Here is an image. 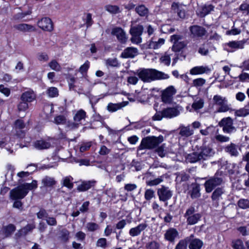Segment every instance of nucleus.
Returning <instances> with one entry per match:
<instances>
[{
    "label": "nucleus",
    "instance_id": "f257e3e1",
    "mask_svg": "<svg viewBox=\"0 0 249 249\" xmlns=\"http://www.w3.org/2000/svg\"><path fill=\"white\" fill-rule=\"evenodd\" d=\"M214 154L215 151L211 145H203L195 151L189 154L186 157V160L189 162L194 163L201 160H206Z\"/></svg>",
    "mask_w": 249,
    "mask_h": 249
},
{
    "label": "nucleus",
    "instance_id": "f03ea898",
    "mask_svg": "<svg viewBox=\"0 0 249 249\" xmlns=\"http://www.w3.org/2000/svg\"><path fill=\"white\" fill-rule=\"evenodd\" d=\"M136 74L144 82H149L156 80L166 79L169 77L167 74L155 69L139 70L137 71Z\"/></svg>",
    "mask_w": 249,
    "mask_h": 249
},
{
    "label": "nucleus",
    "instance_id": "7ed1b4c3",
    "mask_svg": "<svg viewBox=\"0 0 249 249\" xmlns=\"http://www.w3.org/2000/svg\"><path fill=\"white\" fill-rule=\"evenodd\" d=\"M37 182L33 180L31 183H24L19 185L10 192V197L13 200L21 199L28 194L29 190L37 187Z\"/></svg>",
    "mask_w": 249,
    "mask_h": 249
},
{
    "label": "nucleus",
    "instance_id": "20e7f679",
    "mask_svg": "<svg viewBox=\"0 0 249 249\" xmlns=\"http://www.w3.org/2000/svg\"><path fill=\"white\" fill-rule=\"evenodd\" d=\"M163 141V137L162 135H160L159 137H147L142 139L138 150L154 149L157 147Z\"/></svg>",
    "mask_w": 249,
    "mask_h": 249
},
{
    "label": "nucleus",
    "instance_id": "39448f33",
    "mask_svg": "<svg viewBox=\"0 0 249 249\" xmlns=\"http://www.w3.org/2000/svg\"><path fill=\"white\" fill-rule=\"evenodd\" d=\"M180 113L177 107H167L161 111L157 112L153 116L154 121H160L163 118H172L178 116Z\"/></svg>",
    "mask_w": 249,
    "mask_h": 249
},
{
    "label": "nucleus",
    "instance_id": "423d86ee",
    "mask_svg": "<svg viewBox=\"0 0 249 249\" xmlns=\"http://www.w3.org/2000/svg\"><path fill=\"white\" fill-rule=\"evenodd\" d=\"M213 104L218 106L215 112L222 113L232 110L230 105L228 104V100L225 97L219 95H215L213 97Z\"/></svg>",
    "mask_w": 249,
    "mask_h": 249
},
{
    "label": "nucleus",
    "instance_id": "0eeeda50",
    "mask_svg": "<svg viewBox=\"0 0 249 249\" xmlns=\"http://www.w3.org/2000/svg\"><path fill=\"white\" fill-rule=\"evenodd\" d=\"M184 217L186 219L187 224L192 225L197 223L201 218V215L196 213L195 207L191 206L186 210Z\"/></svg>",
    "mask_w": 249,
    "mask_h": 249
},
{
    "label": "nucleus",
    "instance_id": "6e6552de",
    "mask_svg": "<svg viewBox=\"0 0 249 249\" xmlns=\"http://www.w3.org/2000/svg\"><path fill=\"white\" fill-rule=\"evenodd\" d=\"M223 182V179L216 174L214 176L209 178L204 183L206 192L211 193L216 186L220 185Z\"/></svg>",
    "mask_w": 249,
    "mask_h": 249
},
{
    "label": "nucleus",
    "instance_id": "1a4fd4ad",
    "mask_svg": "<svg viewBox=\"0 0 249 249\" xmlns=\"http://www.w3.org/2000/svg\"><path fill=\"white\" fill-rule=\"evenodd\" d=\"M219 125L222 127L223 132L226 133L230 134L236 130L233 126V120L230 117L223 118L219 123Z\"/></svg>",
    "mask_w": 249,
    "mask_h": 249
},
{
    "label": "nucleus",
    "instance_id": "9d476101",
    "mask_svg": "<svg viewBox=\"0 0 249 249\" xmlns=\"http://www.w3.org/2000/svg\"><path fill=\"white\" fill-rule=\"evenodd\" d=\"M183 36L180 35H174L171 36L170 40L173 43L172 50L175 52L181 51L186 46L185 42L181 41Z\"/></svg>",
    "mask_w": 249,
    "mask_h": 249
},
{
    "label": "nucleus",
    "instance_id": "9b49d317",
    "mask_svg": "<svg viewBox=\"0 0 249 249\" xmlns=\"http://www.w3.org/2000/svg\"><path fill=\"white\" fill-rule=\"evenodd\" d=\"M157 195L160 201L167 202L172 197L173 191L168 187L162 185L158 189Z\"/></svg>",
    "mask_w": 249,
    "mask_h": 249
},
{
    "label": "nucleus",
    "instance_id": "f8f14e48",
    "mask_svg": "<svg viewBox=\"0 0 249 249\" xmlns=\"http://www.w3.org/2000/svg\"><path fill=\"white\" fill-rule=\"evenodd\" d=\"M190 37L193 38L199 39L204 36L207 33L205 29L200 26L192 25L189 27Z\"/></svg>",
    "mask_w": 249,
    "mask_h": 249
},
{
    "label": "nucleus",
    "instance_id": "ddd939ff",
    "mask_svg": "<svg viewBox=\"0 0 249 249\" xmlns=\"http://www.w3.org/2000/svg\"><path fill=\"white\" fill-rule=\"evenodd\" d=\"M177 90L173 86H170L163 90L161 94L162 101L165 103H170Z\"/></svg>",
    "mask_w": 249,
    "mask_h": 249
},
{
    "label": "nucleus",
    "instance_id": "4468645a",
    "mask_svg": "<svg viewBox=\"0 0 249 249\" xmlns=\"http://www.w3.org/2000/svg\"><path fill=\"white\" fill-rule=\"evenodd\" d=\"M111 34L115 36L119 42L122 44H125L127 41V37L124 31L121 27L113 28Z\"/></svg>",
    "mask_w": 249,
    "mask_h": 249
},
{
    "label": "nucleus",
    "instance_id": "2eb2a0df",
    "mask_svg": "<svg viewBox=\"0 0 249 249\" xmlns=\"http://www.w3.org/2000/svg\"><path fill=\"white\" fill-rule=\"evenodd\" d=\"M38 26L44 31L51 32L53 30V25L51 19L48 18H42L37 22Z\"/></svg>",
    "mask_w": 249,
    "mask_h": 249
},
{
    "label": "nucleus",
    "instance_id": "dca6fc26",
    "mask_svg": "<svg viewBox=\"0 0 249 249\" xmlns=\"http://www.w3.org/2000/svg\"><path fill=\"white\" fill-rule=\"evenodd\" d=\"M212 71L211 68L208 66H196L190 70V73L191 75H200L203 74H208Z\"/></svg>",
    "mask_w": 249,
    "mask_h": 249
},
{
    "label": "nucleus",
    "instance_id": "f3484780",
    "mask_svg": "<svg viewBox=\"0 0 249 249\" xmlns=\"http://www.w3.org/2000/svg\"><path fill=\"white\" fill-rule=\"evenodd\" d=\"M172 10L177 13L178 17L183 19L186 16V9L184 5L178 3H173L172 5Z\"/></svg>",
    "mask_w": 249,
    "mask_h": 249
},
{
    "label": "nucleus",
    "instance_id": "a211bd4d",
    "mask_svg": "<svg viewBox=\"0 0 249 249\" xmlns=\"http://www.w3.org/2000/svg\"><path fill=\"white\" fill-rule=\"evenodd\" d=\"M25 124L21 119L17 120L15 122L14 131L15 134L19 138H22L25 135V132L22 130L25 127Z\"/></svg>",
    "mask_w": 249,
    "mask_h": 249
},
{
    "label": "nucleus",
    "instance_id": "6ab92c4d",
    "mask_svg": "<svg viewBox=\"0 0 249 249\" xmlns=\"http://www.w3.org/2000/svg\"><path fill=\"white\" fill-rule=\"evenodd\" d=\"M139 53L138 49L133 47L125 48L121 53V56L124 58H134Z\"/></svg>",
    "mask_w": 249,
    "mask_h": 249
},
{
    "label": "nucleus",
    "instance_id": "aec40b11",
    "mask_svg": "<svg viewBox=\"0 0 249 249\" xmlns=\"http://www.w3.org/2000/svg\"><path fill=\"white\" fill-rule=\"evenodd\" d=\"M178 232L176 229L171 228L166 231L164 234V238L165 240L173 243L175 239L178 237Z\"/></svg>",
    "mask_w": 249,
    "mask_h": 249
},
{
    "label": "nucleus",
    "instance_id": "412c9836",
    "mask_svg": "<svg viewBox=\"0 0 249 249\" xmlns=\"http://www.w3.org/2000/svg\"><path fill=\"white\" fill-rule=\"evenodd\" d=\"M200 185L196 183H192L190 185V189L188 194L190 195L191 198L196 199L199 197L201 196Z\"/></svg>",
    "mask_w": 249,
    "mask_h": 249
},
{
    "label": "nucleus",
    "instance_id": "4be33fe9",
    "mask_svg": "<svg viewBox=\"0 0 249 249\" xmlns=\"http://www.w3.org/2000/svg\"><path fill=\"white\" fill-rule=\"evenodd\" d=\"M147 226V224L145 223H141L137 226L130 229L129 231V234L131 236L133 237L138 236Z\"/></svg>",
    "mask_w": 249,
    "mask_h": 249
},
{
    "label": "nucleus",
    "instance_id": "5701e85b",
    "mask_svg": "<svg viewBox=\"0 0 249 249\" xmlns=\"http://www.w3.org/2000/svg\"><path fill=\"white\" fill-rule=\"evenodd\" d=\"M194 235H191L189 237L190 240L188 241L189 243V248L190 249H200L203 246V242L199 239H194Z\"/></svg>",
    "mask_w": 249,
    "mask_h": 249
},
{
    "label": "nucleus",
    "instance_id": "b1692460",
    "mask_svg": "<svg viewBox=\"0 0 249 249\" xmlns=\"http://www.w3.org/2000/svg\"><path fill=\"white\" fill-rule=\"evenodd\" d=\"M213 10V6L211 4H205L199 7L196 12L197 15L200 17H204Z\"/></svg>",
    "mask_w": 249,
    "mask_h": 249
},
{
    "label": "nucleus",
    "instance_id": "393cba45",
    "mask_svg": "<svg viewBox=\"0 0 249 249\" xmlns=\"http://www.w3.org/2000/svg\"><path fill=\"white\" fill-rule=\"evenodd\" d=\"M128 101H124L121 103L113 104L112 103H109L107 107V110L110 112H113L117 111L119 109L122 108L123 107H125L128 104Z\"/></svg>",
    "mask_w": 249,
    "mask_h": 249
},
{
    "label": "nucleus",
    "instance_id": "a878e982",
    "mask_svg": "<svg viewBox=\"0 0 249 249\" xmlns=\"http://www.w3.org/2000/svg\"><path fill=\"white\" fill-rule=\"evenodd\" d=\"M16 230V227L14 225L10 224L7 226H3L0 231V234L4 235V237L10 236Z\"/></svg>",
    "mask_w": 249,
    "mask_h": 249
},
{
    "label": "nucleus",
    "instance_id": "bb28decb",
    "mask_svg": "<svg viewBox=\"0 0 249 249\" xmlns=\"http://www.w3.org/2000/svg\"><path fill=\"white\" fill-rule=\"evenodd\" d=\"M225 191L223 188H217L212 193L211 198L213 201L218 203L219 200L222 198V196Z\"/></svg>",
    "mask_w": 249,
    "mask_h": 249
},
{
    "label": "nucleus",
    "instance_id": "cd10ccee",
    "mask_svg": "<svg viewBox=\"0 0 249 249\" xmlns=\"http://www.w3.org/2000/svg\"><path fill=\"white\" fill-rule=\"evenodd\" d=\"M36 98V95L33 90H28L23 92L21 96V100L27 103L33 101Z\"/></svg>",
    "mask_w": 249,
    "mask_h": 249
},
{
    "label": "nucleus",
    "instance_id": "c85d7f7f",
    "mask_svg": "<svg viewBox=\"0 0 249 249\" xmlns=\"http://www.w3.org/2000/svg\"><path fill=\"white\" fill-rule=\"evenodd\" d=\"M165 43V40L163 38H159L157 41L154 40L152 38L148 44V48L152 49H158L160 48Z\"/></svg>",
    "mask_w": 249,
    "mask_h": 249
},
{
    "label": "nucleus",
    "instance_id": "c756f323",
    "mask_svg": "<svg viewBox=\"0 0 249 249\" xmlns=\"http://www.w3.org/2000/svg\"><path fill=\"white\" fill-rule=\"evenodd\" d=\"M95 181H83L77 187V190L80 192H84L88 190L94 185Z\"/></svg>",
    "mask_w": 249,
    "mask_h": 249
},
{
    "label": "nucleus",
    "instance_id": "7c9ffc66",
    "mask_svg": "<svg viewBox=\"0 0 249 249\" xmlns=\"http://www.w3.org/2000/svg\"><path fill=\"white\" fill-rule=\"evenodd\" d=\"M54 178L49 176H46L41 180L42 186L41 187H52L56 184Z\"/></svg>",
    "mask_w": 249,
    "mask_h": 249
},
{
    "label": "nucleus",
    "instance_id": "2f4dec72",
    "mask_svg": "<svg viewBox=\"0 0 249 249\" xmlns=\"http://www.w3.org/2000/svg\"><path fill=\"white\" fill-rule=\"evenodd\" d=\"M34 146L39 150L48 149L51 146V143L48 141L38 140L35 142Z\"/></svg>",
    "mask_w": 249,
    "mask_h": 249
},
{
    "label": "nucleus",
    "instance_id": "473e14b6",
    "mask_svg": "<svg viewBox=\"0 0 249 249\" xmlns=\"http://www.w3.org/2000/svg\"><path fill=\"white\" fill-rule=\"evenodd\" d=\"M238 145L234 143H231L225 147V151L231 156L236 157L239 154L238 151Z\"/></svg>",
    "mask_w": 249,
    "mask_h": 249
},
{
    "label": "nucleus",
    "instance_id": "72a5a7b5",
    "mask_svg": "<svg viewBox=\"0 0 249 249\" xmlns=\"http://www.w3.org/2000/svg\"><path fill=\"white\" fill-rule=\"evenodd\" d=\"M179 134L182 137H188L194 134V130L190 126H180L179 128Z\"/></svg>",
    "mask_w": 249,
    "mask_h": 249
},
{
    "label": "nucleus",
    "instance_id": "f704fd0d",
    "mask_svg": "<svg viewBox=\"0 0 249 249\" xmlns=\"http://www.w3.org/2000/svg\"><path fill=\"white\" fill-rule=\"evenodd\" d=\"M86 117V112L82 109H80L78 110L73 116V121L77 123H79V124L80 125L82 124V121L85 120Z\"/></svg>",
    "mask_w": 249,
    "mask_h": 249
},
{
    "label": "nucleus",
    "instance_id": "c9c22d12",
    "mask_svg": "<svg viewBox=\"0 0 249 249\" xmlns=\"http://www.w3.org/2000/svg\"><path fill=\"white\" fill-rule=\"evenodd\" d=\"M36 228V225L33 223L31 224H27L23 228L21 229L19 231L18 233L20 236H25L27 235L29 232H31Z\"/></svg>",
    "mask_w": 249,
    "mask_h": 249
},
{
    "label": "nucleus",
    "instance_id": "e433bc0d",
    "mask_svg": "<svg viewBox=\"0 0 249 249\" xmlns=\"http://www.w3.org/2000/svg\"><path fill=\"white\" fill-rule=\"evenodd\" d=\"M246 41L244 40L232 41L227 43V45L231 49H243Z\"/></svg>",
    "mask_w": 249,
    "mask_h": 249
},
{
    "label": "nucleus",
    "instance_id": "4c0bfd02",
    "mask_svg": "<svg viewBox=\"0 0 249 249\" xmlns=\"http://www.w3.org/2000/svg\"><path fill=\"white\" fill-rule=\"evenodd\" d=\"M143 32V27L142 25L138 24L135 26L131 25L129 30L130 34L142 36Z\"/></svg>",
    "mask_w": 249,
    "mask_h": 249
},
{
    "label": "nucleus",
    "instance_id": "58836bf2",
    "mask_svg": "<svg viewBox=\"0 0 249 249\" xmlns=\"http://www.w3.org/2000/svg\"><path fill=\"white\" fill-rule=\"evenodd\" d=\"M14 28L22 32L35 31V28L34 26L25 23L16 25L14 26Z\"/></svg>",
    "mask_w": 249,
    "mask_h": 249
},
{
    "label": "nucleus",
    "instance_id": "ea45409f",
    "mask_svg": "<svg viewBox=\"0 0 249 249\" xmlns=\"http://www.w3.org/2000/svg\"><path fill=\"white\" fill-rule=\"evenodd\" d=\"M234 114L237 117H246L249 115V105L245 106L244 107L236 110Z\"/></svg>",
    "mask_w": 249,
    "mask_h": 249
},
{
    "label": "nucleus",
    "instance_id": "a19ab883",
    "mask_svg": "<svg viewBox=\"0 0 249 249\" xmlns=\"http://www.w3.org/2000/svg\"><path fill=\"white\" fill-rule=\"evenodd\" d=\"M135 11L141 17H147L149 10L144 5H140L135 8Z\"/></svg>",
    "mask_w": 249,
    "mask_h": 249
},
{
    "label": "nucleus",
    "instance_id": "79ce46f5",
    "mask_svg": "<svg viewBox=\"0 0 249 249\" xmlns=\"http://www.w3.org/2000/svg\"><path fill=\"white\" fill-rule=\"evenodd\" d=\"M72 178L70 176L65 177L61 181L62 185L67 187L69 189H71L73 187V184L72 182Z\"/></svg>",
    "mask_w": 249,
    "mask_h": 249
},
{
    "label": "nucleus",
    "instance_id": "37998d69",
    "mask_svg": "<svg viewBox=\"0 0 249 249\" xmlns=\"http://www.w3.org/2000/svg\"><path fill=\"white\" fill-rule=\"evenodd\" d=\"M206 83V80L202 78H198L194 79L192 82V85L197 89L200 88L203 86Z\"/></svg>",
    "mask_w": 249,
    "mask_h": 249
},
{
    "label": "nucleus",
    "instance_id": "c03bdc74",
    "mask_svg": "<svg viewBox=\"0 0 249 249\" xmlns=\"http://www.w3.org/2000/svg\"><path fill=\"white\" fill-rule=\"evenodd\" d=\"M48 66L50 67V68L52 70H53L56 71H60L62 69L60 65L55 59L51 60L48 64Z\"/></svg>",
    "mask_w": 249,
    "mask_h": 249
},
{
    "label": "nucleus",
    "instance_id": "a18cd8bd",
    "mask_svg": "<svg viewBox=\"0 0 249 249\" xmlns=\"http://www.w3.org/2000/svg\"><path fill=\"white\" fill-rule=\"evenodd\" d=\"M99 225L94 222H88L86 225V230L90 232L95 231L99 230Z\"/></svg>",
    "mask_w": 249,
    "mask_h": 249
},
{
    "label": "nucleus",
    "instance_id": "49530a36",
    "mask_svg": "<svg viewBox=\"0 0 249 249\" xmlns=\"http://www.w3.org/2000/svg\"><path fill=\"white\" fill-rule=\"evenodd\" d=\"M190 238L186 237L183 240H181L176 245L175 249H187V243Z\"/></svg>",
    "mask_w": 249,
    "mask_h": 249
},
{
    "label": "nucleus",
    "instance_id": "de8ad7c7",
    "mask_svg": "<svg viewBox=\"0 0 249 249\" xmlns=\"http://www.w3.org/2000/svg\"><path fill=\"white\" fill-rule=\"evenodd\" d=\"M46 93L47 95L51 98L57 97L58 95V90L56 88L51 87L49 88Z\"/></svg>",
    "mask_w": 249,
    "mask_h": 249
},
{
    "label": "nucleus",
    "instance_id": "09e8293b",
    "mask_svg": "<svg viewBox=\"0 0 249 249\" xmlns=\"http://www.w3.org/2000/svg\"><path fill=\"white\" fill-rule=\"evenodd\" d=\"M105 8L110 13L116 14L121 12L119 7L116 5H108L106 6Z\"/></svg>",
    "mask_w": 249,
    "mask_h": 249
},
{
    "label": "nucleus",
    "instance_id": "8fccbe9b",
    "mask_svg": "<svg viewBox=\"0 0 249 249\" xmlns=\"http://www.w3.org/2000/svg\"><path fill=\"white\" fill-rule=\"evenodd\" d=\"M163 179L162 177H159L153 180H148L146 182L147 185L149 186H156L163 181Z\"/></svg>",
    "mask_w": 249,
    "mask_h": 249
},
{
    "label": "nucleus",
    "instance_id": "3c124183",
    "mask_svg": "<svg viewBox=\"0 0 249 249\" xmlns=\"http://www.w3.org/2000/svg\"><path fill=\"white\" fill-rule=\"evenodd\" d=\"M238 206L239 208L246 209L249 208V200L247 199H240L238 201Z\"/></svg>",
    "mask_w": 249,
    "mask_h": 249
},
{
    "label": "nucleus",
    "instance_id": "603ef678",
    "mask_svg": "<svg viewBox=\"0 0 249 249\" xmlns=\"http://www.w3.org/2000/svg\"><path fill=\"white\" fill-rule=\"evenodd\" d=\"M155 196V191L152 189L146 190L144 193V198L146 200L149 201Z\"/></svg>",
    "mask_w": 249,
    "mask_h": 249
},
{
    "label": "nucleus",
    "instance_id": "864d4df0",
    "mask_svg": "<svg viewBox=\"0 0 249 249\" xmlns=\"http://www.w3.org/2000/svg\"><path fill=\"white\" fill-rule=\"evenodd\" d=\"M96 246L97 247L105 249L107 247V240L105 238H100L98 239L96 243Z\"/></svg>",
    "mask_w": 249,
    "mask_h": 249
},
{
    "label": "nucleus",
    "instance_id": "5fc2aeb1",
    "mask_svg": "<svg viewBox=\"0 0 249 249\" xmlns=\"http://www.w3.org/2000/svg\"><path fill=\"white\" fill-rule=\"evenodd\" d=\"M89 67V62L87 60L83 65L80 66L78 70V71L82 75H84L87 73V72Z\"/></svg>",
    "mask_w": 249,
    "mask_h": 249
},
{
    "label": "nucleus",
    "instance_id": "6e6d98bb",
    "mask_svg": "<svg viewBox=\"0 0 249 249\" xmlns=\"http://www.w3.org/2000/svg\"><path fill=\"white\" fill-rule=\"evenodd\" d=\"M131 37L130 38L131 42L135 44H139L142 42V36L130 34Z\"/></svg>",
    "mask_w": 249,
    "mask_h": 249
},
{
    "label": "nucleus",
    "instance_id": "4d7b16f0",
    "mask_svg": "<svg viewBox=\"0 0 249 249\" xmlns=\"http://www.w3.org/2000/svg\"><path fill=\"white\" fill-rule=\"evenodd\" d=\"M60 238L63 242H67L69 239L70 232L66 229H63L61 231Z\"/></svg>",
    "mask_w": 249,
    "mask_h": 249
},
{
    "label": "nucleus",
    "instance_id": "13d9d810",
    "mask_svg": "<svg viewBox=\"0 0 249 249\" xmlns=\"http://www.w3.org/2000/svg\"><path fill=\"white\" fill-rule=\"evenodd\" d=\"M203 100L202 99H199L198 101H196L194 102V103L192 104V107L195 110H197L202 108L203 107Z\"/></svg>",
    "mask_w": 249,
    "mask_h": 249
},
{
    "label": "nucleus",
    "instance_id": "bf43d9fd",
    "mask_svg": "<svg viewBox=\"0 0 249 249\" xmlns=\"http://www.w3.org/2000/svg\"><path fill=\"white\" fill-rule=\"evenodd\" d=\"M232 247L234 249H245L243 241L239 239L232 242Z\"/></svg>",
    "mask_w": 249,
    "mask_h": 249
},
{
    "label": "nucleus",
    "instance_id": "052dcab7",
    "mask_svg": "<svg viewBox=\"0 0 249 249\" xmlns=\"http://www.w3.org/2000/svg\"><path fill=\"white\" fill-rule=\"evenodd\" d=\"M160 61L164 64L169 66L171 62V58L169 54L165 53L160 58Z\"/></svg>",
    "mask_w": 249,
    "mask_h": 249
},
{
    "label": "nucleus",
    "instance_id": "680f3d73",
    "mask_svg": "<svg viewBox=\"0 0 249 249\" xmlns=\"http://www.w3.org/2000/svg\"><path fill=\"white\" fill-rule=\"evenodd\" d=\"M159 243L155 241L149 242L146 245V249H159Z\"/></svg>",
    "mask_w": 249,
    "mask_h": 249
},
{
    "label": "nucleus",
    "instance_id": "e2e57ef3",
    "mask_svg": "<svg viewBox=\"0 0 249 249\" xmlns=\"http://www.w3.org/2000/svg\"><path fill=\"white\" fill-rule=\"evenodd\" d=\"M54 123L57 124H63L66 123V119L63 115H59L54 118Z\"/></svg>",
    "mask_w": 249,
    "mask_h": 249
},
{
    "label": "nucleus",
    "instance_id": "0e129e2a",
    "mask_svg": "<svg viewBox=\"0 0 249 249\" xmlns=\"http://www.w3.org/2000/svg\"><path fill=\"white\" fill-rule=\"evenodd\" d=\"M198 53L203 55H207L209 53V49L207 45L203 44L201 45L199 49Z\"/></svg>",
    "mask_w": 249,
    "mask_h": 249
},
{
    "label": "nucleus",
    "instance_id": "69168bd1",
    "mask_svg": "<svg viewBox=\"0 0 249 249\" xmlns=\"http://www.w3.org/2000/svg\"><path fill=\"white\" fill-rule=\"evenodd\" d=\"M165 144H163L161 146L158 147L156 150V151L158 153L159 156L161 157H163L165 155Z\"/></svg>",
    "mask_w": 249,
    "mask_h": 249
},
{
    "label": "nucleus",
    "instance_id": "338daca9",
    "mask_svg": "<svg viewBox=\"0 0 249 249\" xmlns=\"http://www.w3.org/2000/svg\"><path fill=\"white\" fill-rule=\"evenodd\" d=\"M79 123L73 121V122H68L67 127L70 130H73L77 128L79 126Z\"/></svg>",
    "mask_w": 249,
    "mask_h": 249
},
{
    "label": "nucleus",
    "instance_id": "774afa93",
    "mask_svg": "<svg viewBox=\"0 0 249 249\" xmlns=\"http://www.w3.org/2000/svg\"><path fill=\"white\" fill-rule=\"evenodd\" d=\"M37 59L40 61L46 62L49 60L48 54L45 53H40L37 54Z\"/></svg>",
    "mask_w": 249,
    "mask_h": 249
}]
</instances>
